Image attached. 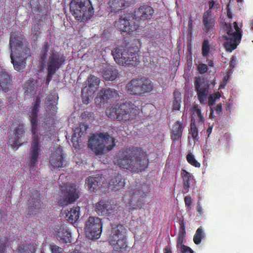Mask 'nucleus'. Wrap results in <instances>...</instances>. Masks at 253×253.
<instances>
[{
    "instance_id": "nucleus-1",
    "label": "nucleus",
    "mask_w": 253,
    "mask_h": 253,
    "mask_svg": "<svg viewBox=\"0 0 253 253\" xmlns=\"http://www.w3.org/2000/svg\"><path fill=\"white\" fill-rule=\"evenodd\" d=\"M148 162L146 152L137 147L122 148L114 159L115 165L124 170L133 172L145 170Z\"/></svg>"
},
{
    "instance_id": "nucleus-2",
    "label": "nucleus",
    "mask_w": 253,
    "mask_h": 253,
    "mask_svg": "<svg viewBox=\"0 0 253 253\" xmlns=\"http://www.w3.org/2000/svg\"><path fill=\"white\" fill-rule=\"evenodd\" d=\"M9 47L11 50L10 59L14 69L21 71L25 66L26 59L29 56L31 49L24 35H10Z\"/></svg>"
},
{
    "instance_id": "nucleus-3",
    "label": "nucleus",
    "mask_w": 253,
    "mask_h": 253,
    "mask_svg": "<svg viewBox=\"0 0 253 253\" xmlns=\"http://www.w3.org/2000/svg\"><path fill=\"white\" fill-rule=\"evenodd\" d=\"M41 98L40 96H37L35 99L33 106L32 108L31 114L30 115L31 123L32 133L33 135V141L31 149V158L30 166L31 170L34 171L38 164V158L40 155L41 145L39 143L40 137L37 130H38V112L40 108Z\"/></svg>"
},
{
    "instance_id": "nucleus-4",
    "label": "nucleus",
    "mask_w": 253,
    "mask_h": 253,
    "mask_svg": "<svg viewBox=\"0 0 253 253\" xmlns=\"http://www.w3.org/2000/svg\"><path fill=\"white\" fill-rule=\"evenodd\" d=\"M138 107L130 101L116 104L106 110L107 116L114 121H119L122 124H132L139 113Z\"/></svg>"
},
{
    "instance_id": "nucleus-5",
    "label": "nucleus",
    "mask_w": 253,
    "mask_h": 253,
    "mask_svg": "<svg viewBox=\"0 0 253 253\" xmlns=\"http://www.w3.org/2000/svg\"><path fill=\"white\" fill-rule=\"evenodd\" d=\"M88 146L96 155L103 154L105 151H110L115 146V139L107 133H96L88 140Z\"/></svg>"
},
{
    "instance_id": "nucleus-6",
    "label": "nucleus",
    "mask_w": 253,
    "mask_h": 253,
    "mask_svg": "<svg viewBox=\"0 0 253 253\" xmlns=\"http://www.w3.org/2000/svg\"><path fill=\"white\" fill-rule=\"evenodd\" d=\"M137 46L124 47L118 46L112 50V54L116 63L122 66H136L139 63L137 57Z\"/></svg>"
},
{
    "instance_id": "nucleus-7",
    "label": "nucleus",
    "mask_w": 253,
    "mask_h": 253,
    "mask_svg": "<svg viewBox=\"0 0 253 253\" xmlns=\"http://www.w3.org/2000/svg\"><path fill=\"white\" fill-rule=\"evenodd\" d=\"M69 10L75 20L82 22L90 19L94 14L89 0H72Z\"/></svg>"
},
{
    "instance_id": "nucleus-8",
    "label": "nucleus",
    "mask_w": 253,
    "mask_h": 253,
    "mask_svg": "<svg viewBox=\"0 0 253 253\" xmlns=\"http://www.w3.org/2000/svg\"><path fill=\"white\" fill-rule=\"evenodd\" d=\"M154 88L152 82L145 77L132 79L126 85V90L131 95L144 96Z\"/></svg>"
},
{
    "instance_id": "nucleus-9",
    "label": "nucleus",
    "mask_w": 253,
    "mask_h": 253,
    "mask_svg": "<svg viewBox=\"0 0 253 253\" xmlns=\"http://www.w3.org/2000/svg\"><path fill=\"white\" fill-rule=\"evenodd\" d=\"M124 227L121 224L112 225V229L108 240L113 250L122 252L127 247Z\"/></svg>"
},
{
    "instance_id": "nucleus-10",
    "label": "nucleus",
    "mask_w": 253,
    "mask_h": 253,
    "mask_svg": "<svg viewBox=\"0 0 253 253\" xmlns=\"http://www.w3.org/2000/svg\"><path fill=\"white\" fill-rule=\"evenodd\" d=\"M233 24L234 28L230 24L225 23L227 35L223 36V38L226 40L224 43V46L226 50L229 52H232L236 48L242 38L241 29L238 27L236 22Z\"/></svg>"
},
{
    "instance_id": "nucleus-11",
    "label": "nucleus",
    "mask_w": 253,
    "mask_h": 253,
    "mask_svg": "<svg viewBox=\"0 0 253 253\" xmlns=\"http://www.w3.org/2000/svg\"><path fill=\"white\" fill-rule=\"evenodd\" d=\"M46 59L47 74L46 83L48 84L54 74L64 63L66 57L59 52L52 49L49 51Z\"/></svg>"
},
{
    "instance_id": "nucleus-12",
    "label": "nucleus",
    "mask_w": 253,
    "mask_h": 253,
    "mask_svg": "<svg viewBox=\"0 0 253 253\" xmlns=\"http://www.w3.org/2000/svg\"><path fill=\"white\" fill-rule=\"evenodd\" d=\"M61 196L59 199L58 204L60 206L75 202L80 197V191L76 185L73 183L60 186Z\"/></svg>"
},
{
    "instance_id": "nucleus-13",
    "label": "nucleus",
    "mask_w": 253,
    "mask_h": 253,
    "mask_svg": "<svg viewBox=\"0 0 253 253\" xmlns=\"http://www.w3.org/2000/svg\"><path fill=\"white\" fill-rule=\"evenodd\" d=\"M142 188L140 186H131L124 195V202L140 208L143 203L142 200L146 195V193L142 190Z\"/></svg>"
},
{
    "instance_id": "nucleus-14",
    "label": "nucleus",
    "mask_w": 253,
    "mask_h": 253,
    "mask_svg": "<svg viewBox=\"0 0 253 253\" xmlns=\"http://www.w3.org/2000/svg\"><path fill=\"white\" fill-rule=\"evenodd\" d=\"M102 227L103 223L100 218L89 216L85 224V232L92 240L97 239L102 232Z\"/></svg>"
},
{
    "instance_id": "nucleus-15",
    "label": "nucleus",
    "mask_w": 253,
    "mask_h": 253,
    "mask_svg": "<svg viewBox=\"0 0 253 253\" xmlns=\"http://www.w3.org/2000/svg\"><path fill=\"white\" fill-rule=\"evenodd\" d=\"M87 85L82 89V96L83 102L87 104L88 100L91 98L99 87L100 79L94 76L90 75L87 79Z\"/></svg>"
},
{
    "instance_id": "nucleus-16",
    "label": "nucleus",
    "mask_w": 253,
    "mask_h": 253,
    "mask_svg": "<svg viewBox=\"0 0 253 253\" xmlns=\"http://www.w3.org/2000/svg\"><path fill=\"white\" fill-rule=\"evenodd\" d=\"M130 16L127 15L121 16L119 19L115 22V27L121 32L129 35L132 34L138 28V25L130 23Z\"/></svg>"
},
{
    "instance_id": "nucleus-17",
    "label": "nucleus",
    "mask_w": 253,
    "mask_h": 253,
    "mask_svg": "<svg viewBox=\"0 0 253 253\" xmlns=\"http://www.w3.org/2000/svg\"><path fill=\"white\" fill-rule=\"evenodd\" d=\"M194 86L196 91L198 100L200 103L204 104L207 101L209 93L210 85L208 83L202 82L199 78H196L194 81Z\"/></svg>"
},
{
    "instance_id": "nucleus-18",
    "label": "nucleus",
    "mask_w": 253,
    "mask_h": 253,
    "mask_svg": "<svg viewBox=\"0 0 253 253\" xmlns=\"http://www.w3.org/2000/svg\"><path fill=\"white\" fill-rule=\"evenodd\" d=\"M154 10L148 5H141L133 13V18L137 21L151 20L153 17Z\"/></svg>"
},
{
    "instance_id": "nucleus-19",
    "label": "nucleus",
    "mask_w": 253,
    "mask_h": 253,
    "mask_svg": "<svg viewBox=\"0 0 253 253\" xmlns=\"http://www.w3.org/2000/svg\"><path fill=\"white\" fill-rule=\"evenodd\" d=\"M116 208L109 200H100L95 204V211L98 215L110 216L116 210Z\"/></svg>"
},
{
    "instance_id": "nucleus-20",
    "label": "nucleus",
    "mask_w": 253,
    "mask_h": 253,
    "mask_svg": "<svg viewBox=\"0 0 253 253\" xmlns=\"http://www.w3.org/2000/svg\"><path fill=\"white\" fill-rule=\"evenodd\" d=\"M119 98L120 96L118 91L114 89L108 88L100 91L95 100L96 102L99 100L100 103L105 104V103H112Z\"/></svg>"
},
{
    "instance_id": "nucleus-21",
    "label": "nucleus",
    "mask_w": 253,
    "mask_h": 253,
    "mask_svg": "<svg viewBox=\"0 0 253 253\" xmlns=\"http://www.w3.org/2000/svg\"><path fill=\"white\" fill-rule=\"evenodd\" d=\"M54 233L58 241L63 243L72 242L71 232L66 225L64 224L56 225L54 229Z\"/></svg>"
},
{
    "instance_id": "nucleus-22",
    "label": "nucleus",
    "mask_w": 253,
    "mask_h": 253,
    "mask_svg": "<svg viewBox=\"0 0 253 253\" xmlns=\"http://www.w3.org/2000/svg\"><path fill=\"white\" fill-rule=\"evenodd\" d=\"M179 228L177 240L176 247L179 249L181 253H194L190 248L184 244L186 236L185 224L183 220L179 221Z\"/></svg>"
},
{
    "instance_id": "nucleus-23",
    "label": "nucleus",
    "mask_w": 253,
    "mask_h": 253,
    "mask_svg": "<svg viewBox=\"0 0 253 253\" xmlns=\"http://www.w3.org/2000/svg\"><path fill=\"white\" fill-rule=\"evenodd\" d=\"M65 156L62 149L58 148L51 152L49 158V163L53 168H62L65 166Z\"/></svg>"
},
{
    "instance_id": "nucleus-24",
    "label": "nucleus",
    "mask_w": 253,
    "mask_h": 253,
    "mask_svg": "<svg viewBox=\"0 0 253 253\" xmlns=\"http://www.w3.org/2000/svg\"><path fill=\"white\" fill-rule=\"evenodd\" d=\"M25 126L23 124H19L18 126L15 129L14 134V138H11L9 140L10 146L13 149H18L20 145H21L23 142L20 141V139L24 137L25 134Z\"/></svg>"
},
{
    "instance_id": "nucleus-25",
    "label": "nucleus",
    "mask_w": 253,
    "mask_h": 253,
    "mask_svg": "<svg viewBox=\"0 0 253 253\" xmlns=\"http://www.w3.org/2000/svg\"><path fill=\"white\" fill-rule=\"evenodd\" d=\"M203 30L205 33H208L213 29L215 27V20L212 17L210 11L204 12L203 16Z\"/></svg>"
},
{
    "instance_id": "nucleus-26",
    "label": "nucleus",
    "mask_w": 253,
    "mask_h": 253,
    "mask_svg": "<svg viewBox=\"0 0 253 253\" xmlns=\"http://www.w3.org/2000/svg\"><path fill=\"white\" fill-rule=\"evenodd\" d=\"M184 128L183 123L182 121H177L172 126L170 133L171 139L174 142L180 140Z\"/></svg>"
},
{
    "instance_id": "nucleus-27",
    "label": "nucleus",
    "mask_w": 253,
    "mask_h": 253,
    "mask_svg": "<svg viewBox=\"0 0 253 253\" xmlns=\"http://www.w3.org/2000/svg\"><path fill=\"white\" fill-rule=\"evenodd\" d=\"M133 0H110L108 5L112 12H118L132 3Z\"/></svg>"
},
{
    "instance_id": "nucleus-28",
    "label": "nucleus",
    "mask_w": 253,
    "mask_h": 253,
    "mask_svg": "<svg viewBox=\"0 0 253 253\" xmlns=\"http://www.w3.org/2000/svg\"><path fill=\"white\" fill-rule=\"evenodd\" d=\"M11 85V77L6 69L0 72V87L5 92L9 90Z\"/></svg>"
},
{
    "instance_id": "nucleus-29",
    "label": "nucleus",
    "mask_w": 253,
    "mask_h": 253,
    "mask_svg": "<svg viewBox=\"0 0 253 253\" xmlns=\"http://www.w3.org/2000/svg\"><path fill=\"white\" fill-rule=\"evenodd\" d=\"M101 178L99 176H89L85 180V186L90 192H95L100 188Z\"/></svg>"
},
{
    "instance_id": "nucleus-30",
    "label": "nucleus",
    "mask_w": 253,
    "mask_h": 253,
    "mask_svg": "<svg viewBox=\"0 0 253 253\" xmlns=\"http://www.w3.org/2000/svg\"><path fill=\"white\" fill-rule=\"evenodd\" d=\"M41 208V204L40 196L37 195V194H36L35 196L33 195L31 202H30V205H29V208H28L27 215L34 214Z\"/></svg>"
},
{
    "instance_id": "nucleus-31",
    "label": "nucleus",
    "mask_w": 253,
    "mask_h": 253,
    "mask_svg": "<svg viewBox=\"0 0 253 253\" xmlns=\"http://www.w3.org/2000/svg\"><path fill=\"white\" fill-rule=\"evenodd\" d=\"M109 184L115 191H119L123 188L125 183L124 179L122 178V175L120 173H117L116 175L111 179Z\"/></svg>"
},
{
    "instance_id": "nucleus-32",
    "label": "nucleus",
    "mask_w": 253,
    "mask_h": 253,
    "mask_svg": "<svg viewBox=\"0 0 253 253\" xmlns=\"http://www.w3.org/2000/svg\"><path fill=\"white\" fill-rule=\"evenodd\" d=\"M80 208L79 206L71 208L68 211L66 217L68 222L71 223H75L80 217Z\"/></svg>"
},
{
    "instance_id": "nucleus-33",
    "label": "nucleus",
    "mask_w": 253,
    "mask_h": 253,
    "mask_svg": "<svg viewBox=\"0 0 253 253\" xmlns=\"http://www.w3.org/2000/svg\"><path fill=\"white\" fill-rule=\"evenodd\" d=\"M102 76L106 81H114L118 76V73L115 67L110 66L103 71Z\"/></svg>"
},
{
    "instance_id": "nucleus-34",
    "label": "nucleus",
    "mask_w": 253,
    "mask_h": 253,
    "mask_svg": "<svg viewBox=\"0 0 253 253\" xmlns=\"http://www.w3.org/2000/svg\"><path fill=\"white\" fill-rule=\"evenodd\" d=\"M173 95H174V100H173L172 102V110L173 111H179L180 108V103L181 102V93L179 91L176 90L174 91Z\"/></svg>"
},
{
    "instance_id": "nucleus-35",
    "label": "nucleus",
    "mask_w": 253,
    "mask_h": 253,
    "mask_svg": "<svg viewBox=\"0 0 253 253\" xmlns=\"http://www.w3.org/2000/svg\"><path fill=\"white\" fill-rule=\"evenodd\" d=\"M36 248L31 244H21L18 248V253H36Z\"/></svg>"
},
{
    "instance_id": "nucleus-36",
    "label": "nucleus",
    "mask_w": 253,
    "mask_h": 253,
    "mask_svg": "<svg viewBox=\"0 0 253 253\" xmlns=\"http://www.w3.org/2000/svg\"><path fill=\"white\" fill-rule=\"evenodd\" d=\"M181 175L183 180V189L187 191L190 187L189 180L191 178V174L186 170L182 169Z\"/></svg>"
},
{
    "instance_id": "nucleus-37",
    "label": "nucleus",
    "mask_w": 253,
    "mask_h": 253,
    "mask_svg": "<svg viewBox=\"0 0 253 253\" xmlns=\"http://www.w3.org/2000/svg\"><path fill=\"white\" fill-rule=\"evenodd\" d=\"M48 42H44L39 60L40 64L42 66H46V59L47 58V53L48 51Z\"/></svg>"
},
{
    "instance_id": "nucleus-38",
    "label": "nucleus",
    "mask_w": 253,
    "mask_h": 253,
    "mask_svg": "<svg viewBox=\"0 0 253 253\" xmlns=\"http://www.w3.org/2000/svg\"><path fill=\"white\" fill-rule=\"evenodd\" d=\"M193 113L197 116V122L199 125H203L204 122V117L201 113V107L198 104H194L193 107Z\"/></svg>"
},
{
    "instance_id": "nucleus-39",
    "label": "nucleus",
    "mask_w": 253,
    "mask_h": 253,
    "mask_svg": "<svg viewBox=\"0 0 253 253\" xmlns=\"http://www.w3.org/2000/svg\"><path fill=\"white\" fill-rule=\"evenodd\" d=\"M205 234L202 227L198 228L193 237V241L196 245H199L203 239L204 238Z\"/></svg>"
},
{
    "instance_id": "nucleus-40",
    "label": "nucleus",
    "mask_w": 253,
    "mask_h": 253,
    "mask_svg": "<svg viewBox=\"0 0 253 253\" xmlns=\"http://www.w3.org/2000/svg\"><path fill=\"white\" fill-rule=\"evenodd\" d=\"M88 126L86 125L81 124L79 126H77L74 129V135L75 136H78V138H81L83 133H85Z\"/></svg>"
},
{
    "instance_id": "nucleus-41",
    "label": "nucleus",
    "mask_w": 253,
    "mask_h": 253,
    "mask_svg": "<svg viewBox=\"0 0 253 253\" xmlns=\"http://www.w3.org/2000/svg\"><path fill=\"white\" fill-rule=\"evenodd\" d=\"M210 51V42L208 39H204L202 45V53L204 57L209 56Z\"/></svg>"
},
{
    "instance_id": "nucleus-42",
    "label": "nucleus",
    "mask_w": 253,
    "mask_h": 253,
    "mask_svg": "<svg viewBox=\"0 0 253 253\" xmlns=\"http://www.w3.org/2000/svg\"><path fill=\"white\" fill-rule=\"evenodd\" d=\"M57 96L53 94H50L47 96V104L51 109L54 110L56 105Z\"/></svg>"
},
{
    "instance_id": "nucleus-43",
    "label": "nucleus",
    "mask_w": 253,
    "mask_h": 253,
    "mask_svg": "<svg viewBox=\"0 0 253 253\" xmlns=\"http://www.w3.org/2000/svg\"><path fill=\"white\" fill-rule=\"evenodd\" d=\"M189 134L192 135V136L194 140H198V128L196 126L195 120H193V119H192L191 127H190L189 130Z\"/></svg>"
},
{
    "instance_id": "nucleus-44",
    "label": "nucleus",
    "mask_w": 253,
    "mask_h": 253,
    "mask_svg": "<svg viewBox=\"0 0 253 253\" xmlns=\"http://www.w3.org/2000/svg\"><path fill=\"white\" fill-rule=\"evenodd\" d=\"M187 162L196 168H200L201 164L195 159V157L191 153H189L186 156Z\"/></svg>"
},
{
    "instance_id": "nucleus-45",
    "label": "nucleus",
    "mask_w": 253,
    "mask_h": 253,
    "mask_svg": "<svg viewBox=\"0 0 253 253\" xmlns=\"http://www.w3.org/2000/svg\"><path fill=\"white\" fill-rule=\"evenodd\" d=\"M8 247V238L4 237L0 239V253H6V248Z\"/></svg>"
},
{
    "instance_id": "nucleus-46",
    "label": "nucleus",
    "mask_w": 253,
    "mask_h": 253,
    "mask_svg": "<svg viewBox=\"0 0 253 253\" xmlns=\"http://www.w3.org/2000/svg\"><path fill=\"white\" fill-rule=\"evenodd\" d=\"M49 248L51 253H64L63 249L61 247H59L56 245L51 244L49 245Z\"/></svg>"
},
{
    "instance_id": "nucleus-47",
    "label": "nucleus",
    "mask_w": 253,
    "mask_h": 253,
    "mask_svg": "<svg viewBox=\"0 0 253 253\" xmlns=\"http://www.w3.org/2000/svg\"><path fill=\"white\" fill-rule=\"evenodd\" d=\"M40 30V24L39 22H36L34 24L32 28V34L37 36H39Z\"/></svg>"
},
{
    "instance_id": "nucleus-48",
    "label": "nucleus",
    "mask_w": 253,
    "mask_h": 253,
    "mask_svg": "<svg viewBox=\"0 0 253 253\" xmlns=\"http://www.w3.org/2000/svg\"><path fill=\"white\" fill-rule=\"evenodd\" d=\"M184 202L187 209L191 210L192 208V199L191 196L187 195L184 198Z\"/></svg>"
},
{
    "instance_id": "nucleus-49",
    "label": "nucleus",
    "mask_w": 253,
    "mask_h": 253,
    "mask_svg": "<svg viewBox=\"0 0 253 253\" xmlns=\"http://www.w3.org/2000/svg\"><path fill=\"white\" fill-rule=\"evenodd\" d=\"M197 69L200 74H205L208 72V67L207 65L201 63L198 65Z\"/></svg>"
},
{
    "instance_id": "nucleus-50",
    "label": "nucleus",
    "mask_w": 253,
    "mask_h": 253,
    "mask_svg": "<svg viewBox=\"0 0 253 253\" xmlns=\"http://www.w3.org/2000/svg\"><path fill=\"white\" fill-rule=\"evenodd\" d=\"M209 9L207 11H210V14H211V10L213 8H218L219 7V5L218 3H216L215 1L211 0L209 1Z\"/></svg>"
},
{
    "instance_id": "nucleus-51",
    "label": "nucleus",
    "mask_w": 253,
    "mask_h": 253,
    "mask_svg": "<svg viewBox=\"0 0 253 253\" xmlns=\"http://www.w3.org/2000/svg\"><path fill=\"white\" fill-rule=\"evenodd\" d=\"M193 20L192 17H189L188 22V34L190 35L192 34L193 30Z\"/></svg>"
},
{
    "instance_id": "nucleus-52",
    "label": "nucleus",
    "mask_w": 253,
    "mask_h": 253,
    "mask_svg": "<svg viewBox=\"0 0 253 253\" xmlns=\"http://www.w3.org/2000/svg\"><path fill=\"white\" fill-rule=\"evenodd\" d=\"M216 113L217 115L220 116L221 114L222 106L221 104H217L215 108H214Z\"/></svg>"
},
{
    "instance_id": "nucleus-53",
    "label": "nucleus",
    "mask_w": 253,
    "mask_h": 253,
    "mask_svg": "<svg viewBox=\"0 0 253 253\" xmlns=\"http://www.w3.org/2000/svg\"><path fill=\"white\" fill-rule=\"evenodd\" d=\"M215 101H216V99L215 98H214V97H213V95H211L209 97V101H208L209 105L210 106L213 105V104H214L215 103Z\"/></svg>"
},
{
    "instance_id": "nucleus-54",
    "label": "nucleus",
    "mask_w": 253,
    "mask_h": 253,
    "mask_svg": "<svg viewBox=\"0 0 253 253\" xmlns=\"http://www.w3.org/2000/svg\"><path fill=\"white\" fill-rule=\"evenodd\" d=\"M34 86H31V88H27L25 91V93L27 95H31L32 94V91L34 90Z\"/></svg>"
},
{
    "instance_id": "nucleus-55",
    "label": "nucleus",
    "mask_w": 253,
    "mask_h": 253,
    "mask_svg": "<svg viewBox=\"0 0 253 253\" xmlns=\"http://www.w3.org/2000/svg\"><path fill=\"white\" fill-rule=\"evenodd\" d=\"M196 210L197 211L199 212L200 214H202L203 213V210L202 206L199 203L197 204V207H196Z\"/></svg>"
},
{
    "instance_id": "nucleus-56",
    "label": "nucleus",
    "mask_w": 253,
    "mask_h": 253,
    "mask_svg": "<svg viewBox=\"0 0 253 253\" xmlns=\"http://www.w3.org/2000/svg\"><path fill=\"white\" fill-rule=\"evenodd\" d=\"M211 95H213V97H214V98L216 100L217 99H219L220 97V94L219 92H216L213 94H211Z\"/></svg>"
},
{
    "instance_id": "nucleus-57",
    "label": "nucleus",
    "mask_w": 253,
    "mask_h": 253,
    "mask_svg": "<svg viewBox=\"0 0 253 253\" xmlns=\"http://www.w3.org/2000/svg\"><path fill=\"white\" fill-rule=\"evenodd\" d=\"M229 76L228 74L224 76L223 78V80H222V82H224V83H227L229 81Z\"/></svg>"
},
{
    "instance_id": "nucleus-58",
    "label": "nucleus",
    "mask_w": 253,
    "mask_h": 253,
    "mask_svg": "<svg viewBox=\"0 0 253 253\" xmlns=\"http://www.w3.org/2000/svg\"><path fill=\"white\" fill-rule=\"evenodd\" d=\"M164 253H171V251L169 247H166L164 249Z\"/></svg>"
},
{
    "instance_id": "nucleus-59",
    "label": "nucleus",
    "mask_w": 253,
    "mask_h": 253,
    "mask_svg": "<svg viewBox=\"0 0 253 253\" xmlns=\"http://www.w3.org/2000/svg\"><path fill=\"white\" fill-rule=\"evenodd\" d=\"M207 63L208 65L210 66L213 67V63L212 60L211 59H208L207 60Z\"/></svg>"
},
{
    "instance_id": "nucleus-60",
    "label": "nucleus",
    "mask_w": 253,
    "mask_h": 253,
    "mask_svg": "<svg viewBox=\"0 0 253 253\" xmlns=\"http://www.w3.org/2000/svg\"><path fill=\"white\" fill-rule=\"evenodd\" d=\"M227 83H224V82L222 81L221 82L219 85V88H224L225 86H226Z\"/></svg>"
},
{
    "instance_id": "nucleus-61",
    "label": "nucleus",
    "mask_w": 253,
    "mask_h": 253,
    "mask_svg": "<svg viewBox=\"0 0 253 253\" xmlns=\"http://www.w3.org/2000/svg\"><path fill=\"white\" fill-rule=\"evenodd\" d=\"M213 109L211 108V111H210V117L211 118H213L215 117V116L213 115Z\"/></svg>"
},
{
    "instance_id": "nucleus-62",
    "label": "nucleus",
    "mask_w": 253,
    "mask_h": 253,
    "mask_svg": "<svg viewBox=\"0 0 253 253\" xmlns=\"http://www.w3.org/2000/svg\"><path fill=\"white\" fill-rule=\"evenodd\" d=\"M211 130H212V127L211 126H210L209 127L208 129H207V132L208 133H209V134H210L211 132Z\"/></svg>"
},
{
    "instance_id": "nucleus-63",
    "label": "nucleus",
    "mask_w": 253,
    "mask_h": 253,
    "mask_svg": "<svg viewBox=\"0 0 253 253\" xmlns=\"http://www.w3.org/2000/svg\"><path fill=\"white\" fill-rule=\"evenodd\" d=\"M235 63V60L234 59H233L231 60V64H230V66H232V65H233Z\"/></svg>"
},
{
    "instance_id": "nucleus-64",
    "label": "nucleus",
    "mask_w": 253,
    "mask_h": 253,
    "mask_svg": "<svg viewBox=\"0 0 253 253\" xmlns=\"http://www.w3.org/2000/svg\"><path fill=\"white\" fill-rule=\"evenodd\" d=\"M251 28L253 30V19L252 20L251 23Z\"/></svg>"
}]
</instances>
